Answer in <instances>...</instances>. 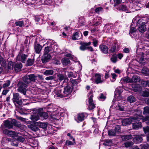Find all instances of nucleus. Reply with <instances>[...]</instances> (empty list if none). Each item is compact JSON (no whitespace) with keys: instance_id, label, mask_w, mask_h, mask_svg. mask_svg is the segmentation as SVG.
I'll return each instance as SVG.
<instances>
[{"instance_id":"62","label":"nucleus","mask_w":149,"mask_h":149,"mask_svg":"<svg viewBox=\"0 0 149 149\" xmlns=\"http://www.w3.org/2000/svg\"><path fill=\"white\" fill-rule=\"evenodd\" d=\"M141 85L143 86H147V81H142Z\"/></svg>"},{"instance_id":"1","label":"nucleus","mask_w":149,"mask_h":149,"mask_svg":"<svg viewBox=\"0 0 149 149\" xmlns=\"http://www.w3.org/2000/svg\"><path fill=\"white\" fill-rule=\"evenodd\" d=\"M142 113L140 111L137 112L135 116L132 117L126 118L122 121V123L123 125L125 126L130 124L132 122L135 121L136 120L139 121L142 119L143 122L149 121V117L146 116L143 117L141 114Z\"/></svg>"},{"instance_id":"28","label":"nucleus","mask_w":149,"mask_h":149,"mask_svg":"<svg viewBox=\"0 0 149 149\" xmlns=\"http://www.w3.org/2000/svg\"><path fill=\"white\" fill-rule=\"evenodd\" d=\"M140 77L138 76L134 75L131 78L132 83L139 82L140 81Z\"/></svg>"},{"instance_id":"41","label":"nucleus","mask_w":149,"mask_h":149,"mask_svg":"<svg viewBox=\"0 0 149 149\" xmlns=\"http://www.w3.org/2000/svg\"><path fill=\"white\" fill-rule=\"evenodd\" d=\"M34 59H31L28 58L27 61V64L28 66H30L32 65L34 63Z\"/></svg>"},{"instance_id":"39","label":"nucleus","mask_w":149,"mask_h":149,"mask_svg":"<svg viewBox=\"0 0 149 149\" xmlns=\"http://www.w3.org/2000/svg\"><path fill=\"white\" fill-rule=\"evenodd\" d=\"M17 133L15 132L10 131L8 135L14 137L17 136Z\"/></svg>"},{"instance_id":"63","label":"nucleus","mask_w":149,"mask_h":149,"mask_svg":"<svg viewBox=\"0 0 149 149\" xmlns=\"http://www.w3.org/2000/svg\"><path fill=\"white\" fill-rule=\"evenodd\" d=\"M99 98L104 100L105 99L106 97L104 96L102 93H101L99 97Z\"/></svg>"},{"instance_id":"23","label":"nucleus","mask_w":149,"mask_h":149,"mask_svg":"<svg viewBox=\"0 0 149 149\" xmlns=\"http://www.w3.org/2000/svg\"><path fill=\"white\" fill-rule=\"evenodd\" d=\"M50 52H53L52 46V45L45 47L44 50V54H48Z\"/></svg>"},{"instance_id":"52","label":"nucleus","mask_w":149,"mask_h":149,"mask_svg":"<svg viewBox=\"0 0 149 149\" xmlns=\"http://www.w3.org/2000/svg\"><path fill=\"white\" fill-rule=\"evenodd\" d=\"M57 77L59 80L61 81L65 78V77L62 74H60L57 75Z\"/></svg>"},{"instance_id":"5","label":"nucleus","mask_w":149,"mask_h":149,"mask_svg":"<svg viewBox=\"0 0 149 149\" xmlns=\"http://www.w3.org/2000/svg\"><path fill=\"white\" fill-rule=\"evenodd\" d=\"M37 79V76L34 74H31L24 77L23 80L27 84H29L31 81L35 82Z\"/></svg>"},{"instance_id":"29","label":"nucleus","mask_w":149,"mask_h":149,"mask_svg":"<svg viewBox=\"0 0 149 149\" xmlns=\"http://www.w3.org/2000/svg\"><path fill=\"white\" fill-rule=\"evenodd\" d=\"M121 140L123 141H125L128 140L132 138V136L131 135H120Z\"/></svg>"},{"instance_id":"24","label":"nucleus","mask_w":149,"mask_h":149,"mask_svg":"<svg viewBox=\"0 0 149 149\" xmlns=\"http://www.w3.org/2000/svg\"><path fill=\"white\" fill-rule=\"evenodd\" d=\"M132 87L133 90L135 92H139L141 90V87L139 85H133Z\"/></svg>"},{"instance_id":"42","label":"nucleus","mask_w":149,"mask_h":149,"mask_svg":"<svg viewBox=\"0 0 149 149\" xmlns=\"http://www.w3.org/2000/svg\"><path fill=\"white\" fill-rule=\"evenodd\" d=\"M143 113L144 114H149V107L146 106L145 107L143 108Z\"/></svg>"},{"instance_id":"30","label":"nucleus","mask_w":149,"mask_h":149,"mask_svg":"<svg viewBox=\"0 0 149 149\" xmlns=\"http://www.w3.org/2000/svg\"><path fill=\"white\" fill-rule=\"evenodd\" d=\"M54 72V71L53 70L50 69L45 70L43 72V74L46 76L52 75L53 74Z\"/></svg>"},{"instance_id":"27","label":"nucleus","mask_w":149,"mask_h":149,"mask_svg":"<svg viewBox=\"0 0 149 149\" xmlns=\"http://www.w3.org/2000/svg\"><path fill=\"white\" fill-rule=\"evenodd\" d=\"M85 118V115L84 113H79L77 116V119L80 121H82Z\"/></svg>"},{"instance_id":"13","label":"nucleus","mask_w":149,"mask_h":149,"mask_svg":"<svg viewBox=\"0 0 149 149\" xmlns=\"http://www.w3.org/2000/svg\"><path fill=\"white\" fill-rule=\"evenodd\" d=\"M81 33L80 31H78L74 33L72 36V39L73 40L80 39L82 37Z\"/></svg>"},{"instance_id":"40","label":"nucleus","mask_w":149,"mask_h":149,"mask_svg":"<svg viewBox=\"0 0 149 149\" xmlns=\"http://www.w3.org/2000/svg\"><path fill=\"white\" fill-rule=\"evenodd\" d=\"M0 64L3 67L5 66L6 64V60L2 57H0Z\"/></svg>"},{"instance_id":"36","label":"nucleus","mask_w":149,"mask_h":149,"mask_svg":"<svg viewBox=\"0 0 149 149\" xmlns=\"http://www.w3.org/2000/svg\"><path fill=\"white\" fill-rule=\"evenodd\" d=\"M103 144L104 146H110L112 144V141L109 139L105 140Z\"/></svg>"},{"instance_id":"34","label":"nucleus","mask_w":149,"mask_h":149,"mask_svg":"<svg viewBox=\"0 0 149 149\" xmlns=\"http://www.w3.org/2000/svg\"><path fill=\"white\" fill-rule=\"evenodd\" d=\"M71 83L73 85H75L79 83L81 81V79L79 77L77 79H70Z\"/></svg>"},{"instance_id":"56","label":"nucleus","mask_w":149,"mask_h":149,"mask_svg":"<svg viewBox=\"0 0 149 149\" xmlns=\"http://www.w3.org/2000/svg\"><path fill=\"white\" fill-rule=\"evenodd\" d=\"M116 109L120 111H123L124 110V107L123 106H121L119 104H118L116 106Z\"/></svg>"},{"instance_id":"15","label":"nucleus","mask_w":149,"mask_h":149,"mask_svg":"<svg viewBox=\"0 0 149 149\" xmlns=\"http://www.w3.org/2000/svg\"><path fill=\"white\" fill-rule=\"evenodd\" d=\"M95 82L97 84L101 83L103 82V80L101 79V76L99 74H95Z\"/></svg>"},{"instance_id":"49","label":"nucleus","mask_w":149,"mask_h":149,"mask_svg":"<svg viewBox=\"0 0 149 149\" xmlns=\"http://www.w3.org/2000/svg\"><path fill=\"white\" fill-rule=\"evenodd\" d=\"M114 2V6H116L118 5L122 1V0H113Z\"/></svg>"},{"instance_id":"55","label":"nucleus","mask_w":149,"mask_h":149,"mask_svg":"<svg viewBox=\"0 0 149 149\" xmlns=\"http://www.w3.org/2000/svg\"><path fill=\"white\" fill-rule=\"evenodd\" d=\"M93 45L95 47H97L98 45V41L95 39H93Z\"/></svg>"},{"instance_id":"26","label":"nucleus","mask_w":149,"mask_h":149,"mask_svg":"<svg viewBox=\"0 0 149 149\" xmlns=\"http://www.w3.org/2000/svg\"><path fill=\"white\" fill-rule=\"evenodd\" d=\"M143 139L141 136L139 135H137L134 139V141L136 143H139L141 142Z\"/></svg>"},{"instance_id":"54","label":"nucleus","mask_w":149,"mask_h":149,"mask_svg":"<svg viewBox=\"0 0 149 149\" xmlns=\"http://www.w3.org/2000/svg\"><path fill=\"white\" fill-rule=\"evenodd\" d=\"M122 88H118L116 89L115 93H118V95H120L122 92Z\"/></svg>"},{"instance_id":"33","label":"nucleus","mask_w":149,"mask_h":149,"mask_svg":"<svg viewBox=\"0 0 149 149\" xmlns=\"http://www.w3.org/2000/svg\"><path fill=\"white\" fill-rule=\"evenodd\" d=\"M70 62L69 59L66 58H63L62 60V62L63 65H67L69 64Z\"/></svg>"},{"instance_id":"46","label":"nucleus","mask_w":149,"mask_h":149,"mask_svg":"<svg viewBox=\"0 0 149 149\" xmlns=\"http://www.w3.org/2000/svg\"><path fill=\"white\" fill-rule=\"evenodd\" d=\"M13 65V63L11 61H9L8 63V69L10 70H13L14 68Z\"/></svg>"},{"instance_id":"17","label":"nucleus","mask_w":149,"mask_h":149,"mask_svg":"<svg viewBox=\"0 0 149 149\" xmlns=\"http://www.w3.org/2000/svg\"><path fill=\"white\" fill-rule=\"evenodd\" d=\"M99 48L101 51L104 53L107 54L108 52V48L107 46L104 45H100Z\"/></svg>"},{"instance_id":"10","label":"nucleus","mask_w":149,"mask_h":149,"mask_svg":"<svg viewBox=\"0 0 149 149\" xmlns=\"http://www.w3.org/2000/svg\"><path fill=\"white\" fill-rule=\"evenodd\" d=\"M14 121H15V120L14 119L11 121L8 120H5L4 121V126L5 127L9 129L12 128Z\"/></svg>"},{"instance_id":"58","label":"nucleus","mask_w":149,"mask_h":149,"mask_svg":"<svg viewBox=\"0 0 149 149\" xmlns=\"http://www.w3.org/2000/svg\"><path fill=\"white\" fill-rule=\"evenodd\" d=\"M116 49V46L115 45H112L111 48L109 50L110 52L113 53L115 52Z\"/></svg>"},{"instance_id":"2","label":"nucleus","mask_w":149,"mask_h":149,"mask_svg":"<svg viewBox=\"0 0 149 149\" xmlns=\"http://www.w3.org/2000/svg\"><path fill=\"white\" fill-rule=\"evenodd\" d=\"M54 107L53 105L52 104H49L47 107V108L48 110L47 112L49 113V112L51 113V114H49L52 118L54 119H58L60 116H63L64 115L63 110L59 108L55 111L54 110L55 109H54Z\"/></svg>"},{"instance_id":"43","label":"nucleus","mask_w":149,"mask_h":149,"mask_svg":"<svg viewBox=\"0 0 149 149\" xmlns=\"http://www.w3.org/2000/svg\"><path fill=\"white\" fill-rule=\"evenodd\" d=\"M142 95L144 97H149V91H143Z\"/></svg>"},{"instance_id":"45","label":"nucleus","mask_w":149,"mask_h":149,"mask_svg":"<svg viewBox=\"0 0 149 149\" xmlns=\"http://www.w3.org/2000/svg\"><path fill=\"white\" fill-rule=\"evenodd\" d=\"M116 132L118 134V133L120 132V127L119 125H116L115 129H114Z\"/></svg>"},{"instance_id":"8","label":"nucleus","mask_w":149,"mask_h":149,"mask_svg":"<svg viewBox=\"0 0 149 149\" xmlns=\"http://www.w3.org/2000/svg\"><path fill=\"white\" fill-rule=\"evenodd\" d=\"M72 90L73 87L71 85H67L65 86L63 91L64 97L69 96L72 92Z\"/></svg>"},{"instance_id":"44","label":"nucleus","mask_w":149,"mask_h":149,"mask_svg":"<svg viewBox=\"0 0 149 149\" xmlns=\"http://www.w3.org/2000/svg\"><path fill=\"white\" fill-rule=\"evenodd\" d=\"M10 84V81L9 80H7L6 82L2 86L3 88H5L9 86Z\"/></svg>"},{"instance_id":"37","label":"nucleus","mask_w":149,"mask_h":149,"mask_svg":"<svg viewBox=\"0 0 149 149\" xmlns=\"http://www.w3.org/2000/svg\"><path fill=\"white\" fill-rule=\"evenodd\" d=\"M142 72L147 75H149V69L146 67H144L141 70Z\"/></svg>"},{"instance_id":"16","label":"nucleus","mask_w":149,"mask_h":149,"mask_svg":"<svg viewBox=\"0 0 149 149\" xmlns=\"http://www.w3.org/2000/svg\"><path fill=\"white\" fill-rule=\"evenodd\" d=\"M35 125L44 129H46L47 125V123L41 122H35Z\"/></svg>"},{"instance_id":"35","label":"nucleus","mask_w":149,"mask_h":149,"mask_svg":"<svg viewBox=\"0 0 149 149\" xmlns=\"http://www.w3.org/2000/svg\"><path fill=\"white\" fill-rule=\"evenodd\" d=\"M127 100L130 103H133L136 101L135 98L132 95H130L128 97Z\"/></svg>"},{"instance_id":"48","label":"nucleus","mask_w":149,"mask_h":149,"mask_svg":"<svg viewBox=\"0 0 149 149\" xmlns=\"http://www.w3.org/2000/svg\"><path fill=\"white\" fill-rule=\"evenodd\" d=\"M133 144V143L131 141H128L124 143L125 146L126 147H128L131 146Z\"/></svg>"},{"instance_id":"14","label":"nucleus","mask_w":149,"mask_h":149,"mask_svg":"<svg viewBox=\"0 0 149 149\" xmlns=\"http://www.w3.org/2000/svg\"><path fill=\"white\" fill-rule=\"evenodd\" d=\"M51 56L49 54H44L42 58V60L43 63H45L48 61L50 58Z\"/></svg>"},{"instance_id":"4","label":"nucleus","mask_w":149,"mask_h":149,"mask_svg":"<svg viewBox=\"0 0 149 149\" xmlns=\"http://www.w3.org/2000/svg\"><path fill=\"white\" fill-rule=\"evenodd\" d=\"M27 84H24L21 81H19L17 84V89L18 92L22 93L24 95H25L26 93V88L27 87Z\"/></svg>"},{"instance_id":"61","label":"nucleus","mask_w":149,"mask_h":149,"mask_svg":"<svg viewBox=\"0 0 149 149\" xmlns=\"http://www.w3.org/2000/svg\"><path fill=\"white\" fill-rule=\"evenodd\" d=\"M102 7L97 8L95 9V11L97 13H99L102 11Z\"/></svg>"},{"instance_id":"31","label":"nucleus","mask_w":149,"mask_h":149,"mask_svg":"<svg viewBox=\"0 0 149 149\" xmlns=\"http://www.w3.org/2000/svg\"><path fill=\"white\" fill-rule=\"evenodd\" d=\"M35 125V123L34 125H29L28 126V127L31 129L32 130L34 131H36L38 130L39 128Z\"/></svg>"},{"instance_id":"20","label":"nucleus","mask_w":149,"mask_h":149,"mask_svg":"<svg viewBox=\"0 0 149 149\" xmlns=\"http://www.w3.org/2000/svg\"><path fill=\"white\" fill-rule=\"evenodd\" d=\"M119 10L122 11H124L126 13L130 12L131 11L129 10L127 6L123 4L121 5L118 8Z\"/></svg>"},{"instance_id":"12","label":"nucleus","mask_w":149,"mask_h":149,"mask_svg":"<svg viewBox=\"0 0 149 149\" xmlns=\"http://www.w3.org/2000/svg\"><path fill=\"white\" fill-rule=\"evenodd\" d=\"M27 56H28L26 55L19 54L17 57V60L21 61L23 63H24L25 59L27 58Z\"/></svg>"},{"instance_id":"25","label":"nucleus","mask_w":149,"mask_h":149,"mask_svg":"<svg viewBox=\"0 0 149 149\" xmlns=\"http://www.w3.org/2000/svg\"><path fill=\"white\" fill-rule=\"evenodd\" d=\"M33 113H36L40 116L43 113V108H40L38 109H35L33 110Z\"/></svg>"},{"instance_id":"59","label":"nucleus","mask_w":149,"mask_h":149,"mask_svg":"<svg viewBox=\"0 0 149 149\" xmlns=\"http://www.w3.org/2000/svg\"><path fill=\"white\" fill-rule=\"evenodd\" d=\"M17 140L22 142H23L24 141V139L22 136H19L17 138Z\"/></svg>"},{"instance_id":"18","label":"nucleus","mask_w":149,"mask_h":149,"mask_svg":"<svg viewBox=\"0 0 149 149\" xmlns=\"http://www.w3.org/2000/svg\"><path fill=\"white\" fill-rule=\"evenodd\" d=\"M142 127L141 123V122L134 123L132 124V127L133 129L138 130Z\"/></svg>"},{"instance_id":"47","label":"nucleus","mask_w":149,"mask_h":149,"mask_svg":"<svg viewBox=\"0 0 149 149\" xmlns=\"http://www.w3.org/2000/svg\"><path fill=\"white\" fill-rule=\"evenodd\" d=\"M111 60L113 63H115L117 61V57L116 55H113L111 58Z\"/></svg>"},{"instance_id":"50","label":"nucleus","mask_w":149,"mask_h":149,"mask_svg":"<svg viewBox=\"0 0 149 149\" xmlns=\"http://www.w3.org/2000/svg\"><path fill=\"white\" fill-rule=\"evenodd\" d=\"M15 24L16 26H19L20 27H22L24 25V22L23 21H18L16 22Z\"/></svg>"},{"instance_id":"32","label":"nucleus","mask_w":149,"mask_h":149,"mask_svg":"<svg viewBox=\"0 0 149 149\" xmlns=\"http://www.w3.org/2000/svg\"><path fill=\"white\" fill-rule=\"evenodd\" d=\"M108 134L109 136H116L117 134L113 129L109 130L108 131Z\"/></svg>"},{"instance_id":"9","label":"nucleus","mask_w":149,"mask_h":149,"mask_svg":"<svg viewBox=\"0 0 149 149\" xmlns=\"http://www.w3.org/2000/svg\"><path fill=\"white\" fill-rule=\"evenodd\" d=\"M87 96L88 97H89L88 100V109L90 110H92L95 108V105L93 102V100L92 99L93 96L91 91L87 95Z\"/></svg>"},{"instance_id":"21","label":"nucleus","mask_w":149,"mask_h":149,"mask_svg":"<svg viewBox=\"0 0 149 149\" xmlns=\"http://www.w3.org/2000/svg\"><path fill=\"white\" fill-rule=\"evenodd\" d=\"M22 67V65L21 63H17L14 65V70L16 72L19 71Z\"/></svg>"},{"instance_id":"64","label":"nucleus","mask_w":149,"mask_h":149,"mask_svg":"<svg viewBox=\"0 0 149 149\" xmlns=\"http://www.w3.org/2000/svg\"><path fill=\"white\" fill-rule=\"evenodd\" d=\"M9 91V90H5L3 91L2 92V95H6L7 93Z\"/></svg>"},{"instance_id":"19","label":"nucleus","mask_w":149,"mask_h":149,"mask_svg":"<svg viewBox=\"0 0 149 149\" xmlns=\"http://www.w3.org/2000/svg\"><path fill=\"white\" fill-rule=\"evenodd\" d=\"M42 48V47L39 44L35 45L34 47L35 52L37 54L40 53Z\"/></svg>"},{"instance_id":"11","label":"nucleus","mask_w":149,"mask_h":149,"mask_svg":"<svg viewBox=\"0 0 149 149\" xmlns=\"http://www.w3.org/2000/svg\"><path fill=\"white\" fill-rule=\"evenodd\" d=\"M53 93L54 94V97L56 98L58 97H64L63 93H61V90L60 89H55L53 92Z\"/></svg>"},{"instance_id":"57","label":"nucleus","mask_w":149,"mask_h":149,"mask_svg":"<svg viewBox=\"0 0 149 149\" xmlns=\"http://www.w3.org/2000/svg\"><path fill=\"white\" fill-rule=\"evenodd\" d=\"M13 125L19 127H20L21 126V124L19 122L15 120V121L14 122V124H13Z\"/></svg>"},{"instance_id":"38","label":"nucleus","mask_w":149,"mask_h":149,"mask_svg":"<svg viewBox=\"0 0 149 149\" xmlns=\"http://www.w3.org/2000/svg\"><path fill=\"white\" fill-rule=\"evenodd\" d=\"M121 80L125 82L132 83L131 78L128 77L122 78Z\"/></svg>"},{"instance_id":"60","label":"nucleus","mask_w":149,"mask_h":149,"mask_svg":"<svg viewBox=\"0 0 149 149\" xmlns=\"http://www.w3.org/2000/svg\"><path fill=\"white\" fill-rule=\"evenodd\" d=\"M141 146L142 149H146L148 148L149 145L148 144H143Z\"/></svg>"},{"instance_id":"7","label":"nucleus","mask_w":149,"mask_h":149,"mask_svg":"<svg viewBox=\"0 0 149 149\" xmlns=\"http://www.w3.org/2000/svg\"><path fill=\"white\" fill-rule=\"evenodd\" d=\"M91 44V42L88 43L86 42H81L80 44L81 46L80 47V49L82 51H84L86 49H88L91 52H93L94 50L92 47L88 46Z\"/></svg>"},{"instance_id":"6","label":"nucleus","mask_w":149,"mask_h":149,"mask_svg":"<svg viewBox=\"0 0 149 149\" xmlns=\"http://www.w3.org/2000/svg\"><path fill=\"white\" fill-rule=\"evenodd\" d=\"M20 98L21 97L18 93H13V97L12 100L15 105H16V104H22V101H25L27 100H26L20 99Z\"/></svg>"},{"instance_id":"3","label":"nucleus","mask_w":149,"mask_h":149,"mask_svg":"<svg viewBox=\"0 0 149 149\" xmlns=\"http://www.w3.org/2000/svg\"><path fill=\"white\" fill-rule=\"evenodd\" d=\"M133 20L134 21L136 20L137 23V26H138V30L141 32L144 33L146 30L145 22H143L142 19H139L138 16H136L134 18Z\"/></svg>"},{"instance_id":"51","label":"nucleus","mask_w":149,"mask_h":149,"mask_svg":"<svg viewBox=\"0 0 149 149\" xmlns=\"http://www.w3.org/2000/svg\"><path fill=\"white\" fill-rule=\"evenodd\" d=\"M143 129L146 134H149V127L148 126L143 127Z\"/></svg>"},{"instance_id":"22","label":"nucleus","mask_w":149,"mask_h":149,"mask_svg":"<svg viewBox=\"0 0 149 149\" xmlns=\"http://www.w3.org/2000/svg\"><path fill=\"white\" fill-rule=\"evenodd\" d=\"M31 116L30 118L31 119L33 122H35L40 119L39 116L38 114H36V113Z\"/></svg>"},{"instance_id":"53","label":"nucleus","mask_w":149,"mask_h":149,"mask_svg":"<svg viewBox=\"0 0 149 149\" xmlns=\"http://www.w3.org/2000/svg\"><path fill=\"white\" fill-rule=\"evenodd\" d=\"M40 116L42 117L43 119H46L48 117V113L46 112H43Z\"/></svg>"}]
</instances>
